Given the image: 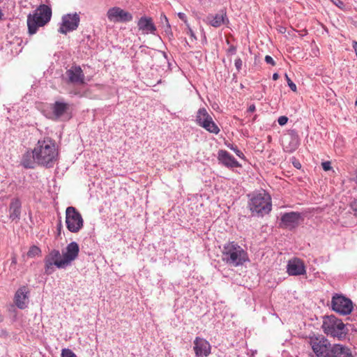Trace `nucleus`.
Masks as SVG:
<instances>
[{
  "instance_id": "7",
  "label": "nucleus",
  "mask_w": 357,
  "mask_h": 357,
  "mask_svg": "<svg viewBox=\"0 0 357 357\" xmlns=\"http://www.w3.org/2000/svg\"><path fill=\"white\" fill-rule=\"evenodd\" d=\"M195 121L199 126L203 128L210 133L218 135L220 131L211 115L204 107L199 108L197 112Z\"/></svg>"
},
{
  "instance_id": "37",
  "label": "nucleus",
  "mask_w": 357,
  "mask_h": 357,
  "mask_svg": "<svg viewBox=\"0 0 357 357\" xmlns=\"http://www.w3.org/2000/svg\"><path fill=\"white\" fill-rule=\"evenodd\" d=\"M177 15L179 17V19H181L184 23H185L186 24H188L187 17L185 13H178Z\"/></svg>"
},
{
  "instance_id": "25",
  "label": "nucleus",
  "mask_w": 357,
  "mask_h": 357,
  "mask_svg": "<svg viewBox=\"0 0 357 357\" xmlns=\"http://www.w3.org/2000/svg\"><path fill=\"white\" fill-rule=\"evenodd\" d=\"M68 105L62 102H56L53 107V113L57 117L61 116L67 110Z\"/></svg>"
},
{
  "instance_id": "16",
  "label": "nucleus",
  "mask_w": 357,
  "mask_h": 357,
  "mask_svg": "<svg viewBox=\"0 0 357 357\" xmlns=\"http://www.w3.org/2000/svg\"><path fill=\"white\" fill-rule=\"evenodd\" d=\"M287 272L289 275H302L306 273V268L304 262L298 259L294 258L288 261Z\"/></svg>"
},
{
  "instance_id": "24",
  "label": "nucleus",
  "mask_w": 357,
  "mask_h": 357,
  "mask_svg": "<svg viewBox=\"0 0 357 357\" xmlns=\"http://www.w3.org/2000/svg\"><path fill=\"white\" fill-rule=\"evenodd\" d=\"M207 21L212 26L219 27L225 23V17L220 14L210 15L207 17Z\"/></svg>"
},
{
  "instance_id": "17",
  "label": "nucleus",
  "mask_w": 357,
  "mask_h": 357,
  "mask_svg": "<svg viewBox=\"0 0 357 357\" xmlns=\"http://www.w3.org/2000/svg\"><path fill=\"white\" fill-rule=\"evenodd\" d=\"M301 214L298 212L286 213L281 218V226L288 229H294L298 225Z\"/></svg>"
},
{
  "instance_id": "35",
  "label": "nucleus",
  "mask_w": 357,
  "mask_h": 357,
  "mask_svg": "<svg viewBox=\"0 0 357 357\" xmlns=\"http://www.w3.org/2000/svg\"><path fill=\"white\" fill-rule=\"evenodd\" d=\"M234 64H235L236 69L239 71L241 69L242 60L240 58L236 59L235 60Z\"/></svg>"
},
{
  "instance_id": "28",
  "label": "nucleus",
  "mask_w": 357,
  "mask_h": 357,
  "mask_svg": "<svg viewBox=\"0 0 357 357\" xmlns=\"http://www.w3.org/2000/svg\"><path fill=\"white\" fill-rule=\"evenodd\" d=\"M61 357H77L75 353H73L69 349H63L61 351Z\"/></svg>"
},
{
  "instance_id": "5",
  "label": "nucleus",
  "mask_w": 357,
  "mask_h": 357,
  "mask_svg": "<svg viewBox=\"0 0 357 357\" xmlns=\"http://www.w3.org/2000/svg\"><path fill=\"white\" fill-rule=\"evenodd\" d=\"M250 196L248 206L252 214L263 216L271 211V198L265 191L254 193Z\"/></svg>"
},
{
  "instance_id": "41",
  "label": "nucleus",
  "mask_w": 357,
  "mask_h": 357,
  "mask_svg": "<svg viewBox=\"0 0 357 357\" xmlns=\"http://www.w3.org/2000/svg\"><path fill=\"white\" fill-rule=\"evenodd\" d=\"M278 77H279V75H278V73H274V74L273 75V79L274 80H277V79H278Z\"/></svg>"
},
{
  "instance_id": "31",
  "label": "nucleus",
  "mask_w": 357,
  "mask_h": 357,
  "mask_svg": "<svg viewBox=\"0 0 357 357\" xmlns=\"http://www.w3.org/2000/svg\"><path fill=\"white\" fill-rule=\"evenodd\" d=\"M186 33L191 37L192 40H197L195 33L193 32L192 29L190 27L188 24H187V32Z\"/></svg>"
},
{
  "instance_id": "13",
  "label": "nucleus",
  "mask_w": 357,
  "mask_h": 357,
  "mask_svg": "<svg viewBox=\"0 0 357 357\" xmlns=\"http://www.w3.org/2000/svg\"><path fill=\"white\" fill-rule=\"evenodd\" d=\"M282 146L285 152L292 153L299 146V137L295 132L284 135L282 138Z\"/></svg>"
},
{
  "instance_id": "38",
  "label": "nucleus",
  "mask_w": 357,
  "mask_h": 357,
  "mask_svg": "<svg viewBox=\"0 0 357 357\" xmlns=\"http://www.w3.org/2000/svg\"><path fill=\"white\" fill-rule=\"evenodd\" d=\"M351 207L355 212L356 215H357V198L351 203Z\"/></svg>"
},
{
  "instance_id": "33",
  "label": "nucleus",
  "mask_w": 357,
  "mask_h": 357,
  "mask_svg": "<svg viewBox=\"0 0 357 357\" xmlns=\"http://www.w3.org/2000/svg\"><path fill=\"white\" fill-rule=\"evenodd\" d=\"M288 121V118L285 116H281L278 118V122L280 126H284Z\"/></svg>"
},
{
  "instance_id": "18",
  "label": "nucleus",
  "mask_w": 357,
  "mask_h": 357,
  "mask_svg": "<svg viewBox=\"0 0 357 357\" xmlns=\"http://www.w3.org/2000/svg\"><path fill=\"white\" fill-rule=\"evenodd\" d=\"M69 82L81 84L84 83V74L80 66H74L66 71Z\"/></svg>"
},
{
  "instance_id": "10",
  "label": "nucleus",
  "mask_w": 357,
  "mask_h": 357,
  "mask_svg": "<svg viewBox=\"0 0 357 357\" xmlns=\"http://www.w3.org/2000/svg\"><path fill=\"white\" fill-rule=\"evenodd\" d=\"M79 22L80 17L77 13L66 14L61 17L58 31L62 34L73 31L77 29Z\"/></svg>"
},
{
  "instance_id": "3",
  "label": "nucleus",
  "mask_w": 357,
  "mask_h": 357,
  "mask_svg": "<svg viewBox=\"0 0 357 357\" xmlns=\"http://www.w3.org/2000/svg\"><path fill=\"white\" fill-rule=\"evenodd\" d=\"M222 259L227 265L237 267L249 261L248 252L234 241L224 245L222 250Z\"/></svg>"
},
{
  "instance_id": "23",
  "label": "nucleus",
  "mask_w": 357,
  "mask_h": 357,
  "mask_svg": "<svg viewBox=\"0 0 357 357\" xmlns=\"http://www.w3.org/2000/svg\"><path fill=\"white\" fill-rule=\"evenodd\" d=\"M36 163H37L36 159L34 157L33 149L31 152L27 151L22 157V164L26 168H33Z\"/></svg>"
},
{
  "instance_id": "42",
  "label": "nucleus",
  "mask_w": 357,
  "mask_h": 357,
  "mask_svg": "<svg viewBox=\"0 0 357 357\" xmlns=\"http://www.w3.org/2000/svg\"><path fill=\"white\" fill-rule=\"evenodd\" d=\"M294 166H295L296 167L298 168V167L301 166V165H300L299 163H298V164H294Z\"/></svg>"
},
{
  "instance_id": "40",
  "label": "nucleus",
  "mask_w": 357,
  "mask_h": 357,
  "mask_svg": "<svg viewBox=\"0 0 357 357\" xmlns=\"http://www.w3.org/2000/svg\"><path fill=\"white\" fill-rule=\"evenodd\" d=\"M255 105H250L248 109V112H254L255 111Z\"/></svg>"
},
{
  "instance_id": "30",
  "label": "nucleus",
  "mask_w": 357,
  "mask_h": 357,
  "mask_svg": "<svg viewBox=\"0 0 357 357\" xmlns=\"http://www.w3.org/2000/svg\"><path fill=\"white\" fill-rule=\"evenodd\" d=\"M229 147L234 151V153L240 158H242L243 159L244 158V154L243 153L242 151H241L238 148L237 146H234V145H231V146H229Z\"/></svg>"
},
{
  "instance_id": "20",
  "label": "nucleus",
  "mask_w": 357,
  "mask_h": 357,
  "mask_svg": "<svg viewBox=\"0 0 357 357\" xmlns=\"http://www.w3.org/2000/svg\"><path fill=\"white\" fill-rule=\"evenodd\" d=\"M137 27L143 34H155L156 26L150 17H141L137 22Z\"/></svg>"
},
{
  "instance_id": "39",
  "label": "nucleus",
  "mask_w": 357,
  "mask_h": 357,
  "mask_svg": "<svg viewBox=\"0 0 357 357\" xmlns=\"http://www.w3.org/2000/svg\"><path fill=\"white\" fill-rule=\"evenodd\" d=\"M228 52L234 54L236 53V47L234 46L230 47L228 50Z\"/></svg>"
},
{
  "instance_id": "29",
  "label": "nucleus",
  "mask_w": 357,
  "mask_h": 357,
  "mask_svg": "<svg viewBox=\"0 0 357 357\" xmlns=\"http://www.w3.org/2000/svg\"><path fill=\"white\" fill-rule=\"evenodd\" d=\"M285 78L287 82L288 86L293 91H296V85L291 81V79L289 77L287 74H285Z\"/></svg>"
},
{
  "instance_id": "36",
  "label": "nucleus",
  "mask_w": 357,
  "mask_h": 357,
  "mask_svg": "<svg viewBox=\"0 0 357 357\" xmlns=\"http://www.w3.org/2000/svg\"><path fill=\"white\" fill-rule=\"evenodd\" d=\"M265 61L268 64H271V66H275V61H274L273 59L269 55H266L265 56Z\"/></svg>"
},
{
  "instance_id": "8",
  "label": "nucleus",
  "mask_w": 357,
  "mask_h": 357,
  "mask_svg": "<svg viewBox=\"0 0 357 357\" xmlns=\"http://www.w3.org/2000/svg\"><path fill=\"white\" fill-rule=\"evenodd\" d=\"M45 273L51 275L57 268H64L66 266L59 250H52L44 258Z\"/></svg>"
},
{
  "instance_id": "44",
  "label": "nucleus",
  "mask_w": 357,
  "mask_h": 357,
  "mask_svg": "<svg viewBox=\"0 0 357 357\" xmlns=\"http://www.w3.org/2000/svg\"><path fill=\"white\" fill-rule=\"evenodd\" d=\"M355 105L357 106V99L355 101Z\"/></svg>"
},
{
  "instance_id": "1",
  "label": "nucleus",
  "mask_w": 357,
  "mask_h": 357,
  "mask_svg": "<svg viewBox=\"0 0 357 357\" xmlns=\"http://www.w3.org/2000/svg\"><path fill=\"white\" fill-rule=\"evenodd\" d=\"M309 343L317 357H353L349 347L342 344H331L324 337H310Z\"/></svg>"
},
{
  "instance_id": "15",
  "label": "nucleus",
  "mask_w": 357,
  "mask_h": 357,
  "mask_svg": "<svg viewBox=\"0 0 357 357\" xmlns=\"http://www.w3.org/2000/svg\"><path fill=\"white\" fill-rule=\"evenodd\" d=\"M79 252V247L76 242H71L66 246L61 255L66 266L70 265L77 258Z\"/></svg>"
},
{
  "instance_id": "19",
  "label": "nucleus",
  "mask_w": 357,
  "mask_h": 357,
  "mask_svg": "<svg viewBox=\"0 0 357 357\" xmlns=\"http://www.w3.org/2000/svg\"><path fill=\"white\" fill-rule=\"evenodd\" d=\"M29 291L26 286H22L17 289L15 294V303L20 309H25L29 303Z\"/></svg>"
},
{
  "instance_id": "14",
  "label": "nucleus",
  "mask_w": 357,
  "mask_h": 357,
  "mask_svg": "<svg viewBox=\"0 0 357 357\" xmlns=\"http://www.w3.org/2000/svg\"><path fill=\"white\" fill-rule=\"evenodd\" d=\"M193 344L195 357H207L211 354V346L206 340L197 337Z\"/></svg>"
},
{
  "instance_id": "22",
  "label": "nucleus",
  "mask_w": 357,
  "mask_h": 357,
  "mask_svg": "<svg viewBox=\"0 0 357 357\" xmlns=\"http://www.w3.org/2000/svg\"><path fill=\"white\" fill-rule=\"evenodd\" d=\"M218 159L220 163L228 168L241 167V164L225 150L218 151Z\"/></svg>"
},
{
  "instance_id": "4",
  "label": "nucleus",
  "mask_w": 357,
  "mask_h": 357,
  "mask_svg": "<svg viewBox=\"0 0 357 357\" xmlns=\"http://www.w3.org/2000/svg\"><path fill=\"white\" fill-rule=\"evenodd\" d=\"M52 8L45 4L40 5L33 13L27 16L28 32L35 34L39 27L44 26L51 20Z\"/></svg>"
},
{
  "instance_id": "21",
  "label": "nucleus",
  "mask_w": 357,
  "mask_h": 357,
  "mask_svg": "<svg viewBox=\"0 0 357 357\" xmlns=\"http://www.w3.org/2000/svg\"><path fill=\"white\" fill-rule=\"evenodd\" d=\"M22 212V202L18 197L11 199L8 207L9 218L12 221H19Z\"/></svg>"
},
{
  "instance_id": "9",
  "label": "nucleus",
  "mask_w": 357,
  "mask_h": 357,
  "mask_svg": "<svg viewBox=\"0 0 357 357\" xmlns=\"http://www.w3.org/2000/svg\"><path fill=\"white\" fill-rule=\"evenodd\" d=\"M83 218L79 212L73 206H68L66 211V224L67 229L77 233L83 227Z\"/></svg>"
},
{
  "instance_id": "2",
  "label": "nucleus",
  "mask_w": 357,
  "mask_h": 357,
  "mask_svg": "<svg viewBox=\"0 0 357 357\" xmlns=\"http://www.w3.org/2000/svg\"><path fill=\"white\" fill-rule=\"evenodd\" d=\"M33 153L37 164L52 167L58 159L59 149L55 141L47 137L38 141Z\"/></svg>"
},
{
  "instance_id": "32",
  "label": "nucleus",
  "mask_w": 357,
  "mask_h": 357,
  "mask_svg": "<svg viewBox=\"0 0 357 357\" xmlns=\"http://www.w3.org/2000/svg\"><path fill=\"white\" fill-rule=\"evenodd\" d=\"M322 168L324 171H329L332 169L330 161H326L321 163Z\"/></svg>"
},
{
  "instance_id": "27",
  "label": "nucleus",
  "mask_w": 357,
  "mask_h": 357,
  "mask_svg": "<svg viewBox=\"0 0 357 357\" xmlns=\"http://www.w3.org/2000/svg\"><path fill=\"white\" fill-rule=\"evenodd\" d=\"M40 255H41V250L39 247H38L36 245L31 246L27 252V256L29 258H33L37 256H40Z\"/></svg>"
},
{
  "instance_id": "34",
  "label": "nucleus",
  "mask_w": 357,
  "mask_h": 357,
  "mask_svg": "<svg viewBox=\"0 0 357 357\" xmlns=\"http://www.w3.org/2000/svg\"><path fill=\"white\" fill-rule=\"evenodd\" d=\"M331 1L340 8L344 6V3L341 0H331Z\"/></svg>"
},
{
  "instance_id": "26",
  "label": "nucleus",
  "mask_w": 357,
  "mask_h": 357,
  "mask_svg": "<svg viewBox=\"0 0 357 357\" xmlns=\"http://www.w3.org/2000/svg\"><path fill=\"white\" fill-rule=\"evenodd\" d=\"M160 23L167 33L172 34V29L167 16L162 13L160 17Z\"/></svg>"
},
{
  "instance_id": "11",
  "label": "nucleus",
  "mask_w": 357,
  "mask_h": 357,
  "mask_svg": "<svg viewBox=\"0 0 357 357\" xmlns=\"http://www.w3.org/2000/svg\"><path fill=\"white\" fill-rule=\"evenodd\" d=\"M331 306L334 311L342 315L350 314L353 310L351 301L340 294H335L333 296Z\"/></svg>"
},
{
  "instance_id": "6",
  "label": "nucleus",
  "mask_w": 357,
  "mask_h": 357,
  "mask_svg": "<svg viewBox=\"0 0 357 357\" xmlns=\"http://www.w3.org/2000/svg\"><path fill=\"white\" fill-rule=\"evenodd\" d=\"M322 329L327 335L340 340L344 339L348 332L342 321L333 315L324 318Z\"/></svg>"
},
{
  "instance_id": "43",
  "label": "nucleus",
  "mask_w": 357,
  "mask_h": 357,
  "mask_svg": "<svg viewBox=\"0 0 357 357\" xmlns=\"http://www.w3.org/2000/svg\"><path fill=\"white\" fill-rule=\"evenodd\" d=\"M356 182L357 183V171H356Z\"/></svg>"
},
{
  "instance_id": "12",
  "label": "nucleus",
  "mask_w": 357,
  "mask_h": 357,
  "mask_svg": "<svg viewBox=\"0 0 357 357\" xmlns=\"http://www.w3.org/2000/svg\"><path fill=\"white\" fill-rule=\"evenodd\" d=\"M108 20L114 23L128 22L132 20V15L119 7L109 8L107 13Z\"/></svg>"
}]
</instances>
